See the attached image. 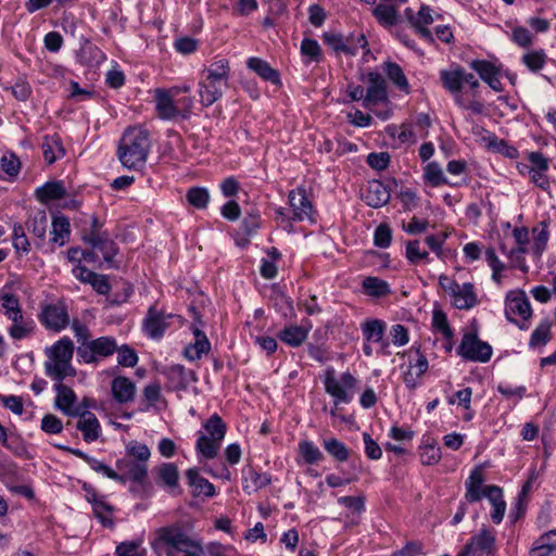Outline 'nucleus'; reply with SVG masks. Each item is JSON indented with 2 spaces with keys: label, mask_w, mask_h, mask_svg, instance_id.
Instances as JSON below:
<instances>
[{
  "label": "nucleus",
  "mask_w": 556,
  "mask_h": 556,
  "mask_svg": "<svg viewBox=\"0 0 556 556\" xmlns=\"http://www.w3.org/2000/svg\"><path fill=\"white\" fill-rule=\"evenodd\" d=\"M325 391L333 399L334 405L349 404L354 397L357 379L349 371L340 378L336 376L333 367H328L323 376Z\"/></svg>",
  "instance_id": "obj_5"
},
{
  "label": "nucleus",
  "mask_w": 556,
  "mask_h": 556,
  "mask_svg": "<svg viewBox=\"0 0 556 556\" xmlns=\"http://www.w3.org/2000/svg\"><path fill=\"white\" fill-rule=\"evenodd\" d=\"M66 194L65 188L60 181L46 182L37 188L36 195L40 202L47 203L52 200L63 199Z\"/></svg>",
  "instance_id": "obj_44"
},
{
  "label": "nucleus",
  "mask_w": 556,
  "mask_h": 556,
  "mask_svg": "<svg viewBox=\"0 0 556 556\" xmlns=\"http://www.w3.org/2000/svg\"><path fill=\"white\" fill-rule=\"evenodd\" d=\"M405 255L412 264H417L420 261H429V253L420 248L419 240H413L406 243Z\"/></svg>",
  "instance_id": "obj_58"
},
{
  "label": "nucleus",
  "mask_w": 556,
  "mask_h": 556,
  "mask_svg": "<svg viewBox=\"0 0 556 556\" xmlns=\"http://www.w3.org/2000/svg\"><path fill=\"white\" fill-rule=\"evenodd\" d=\"M40 323L48 329L61 331L68 323L70 317L63 305H47L39 315Z\"/></svg>",
  "instance_id": "obj_15"
},
{
  "label": "nucleus",
  "mask_w": 556,
  "mask_h": 556,
  "mask_svg": "<svg viewBox=\"0 0 556 556\" xmlns=\"http://www.w3.org/2000/svg\"><path fill=\"white\" fill-rule=\"evenodd\" d=\"M54 390L56 392L55 396V405L59 409H61L64 414L68 413V409L76 402L75 392L67 386L62 382H56L54 384Z\"/></svg>",
  "instance_id": "obj_47"
},
{
  "label": "nucleus",
  "mask_w": 556,
  "mask_h": 556,
  "mask_svg": "<svg viewBox=\"0 0 556 556\" xmlns=\"http://www.w3.org/2000/svg\"><path fill=\"white\" fill-rule=\"evenodd\" d=\"M362 286L366 294L375 298L386 296L391 292L389 283L378 277H366Z\"/></svg>",
  "instance_id": "obj_48"
},
{
  "label": "nucleus",
  "mask_w": 556,
  "mask_h": 556,
  "mask_svg": "<svg viewBox=\"0 0 556 556\" xmlns=\"http://www.w3.org/2000/svg\"><path fill=\"white\" fill-rule=\"evenodd\" d=\"M307 326L302 325H287L278 333V338L286 344L298 348L305 342L311 330L309 321H306Z\"/></svg>",
  "instance_id": "obj_25"
},
{
  "label": "nucleus",
  "mask_w": 556,
  "mask_h": 556,
  "mask_svg": "<svg viewBox=\"0 0 556 556\" xmlns=\"http://www.w3.org/2000/svg\"><path fill=\"white\" fill-rule=\"evenodd\" d=\"M470 67L476 71L480 78L494 91L503 90V85L498 77V71L492 63L484 60H475L470 63Z\"/></svg>",
  "instance_id": "obj_27"
},
{
  "label": "nucleus",
  "mask_w": 556,
  "mask_h": 556,
  "mask_svg": "<svg viewBox=\"0 0 556 556\" xmlns=\"http://www.w3.org/2000/svg\"><path fill=\"white\" fill-rule=\"evenodd\" d=\"M127 456L126 457H130L132 460H138L139 463H143V464H147V462L149 460L150 456H151V452L149 450V447L143 444V443H139V442H130L128 445H127Z\"/></svg>",
  "instance_id": "obj_60"
},
{
  "label": "nucleus",
  "mask_w": 556,
  "mask_h": 556,
  "mask_svg": "<svg viewBox=\"0 0 556 556\" xmlns=\"http://www.w3.org/2000/svg\"><path fill=\"white\" fill-rule=\"evenodd\" d=\"M188 484L192 488L193 496L204 495L213 497L215 495V486L207 479L200 476L197 468H189L186 471Z\"/></svg>",
  "instance_id": "obj_29"
},
{
  "label": "nucleus",
  "mask_w": 556,
  "mask_h": 556,
  "mask_svg": "<svg viewBox=\"0 0 556 556\" xmlns=\"http://www.w3.org/2000/svg\"><path fill=\"white\" fill-rule=\"evenodd\" d=\"M116 350L117 342L113 337H99L81 341L77 348V357L81 363L94 364L113 355Z\"/></svg>",
  "instance_id": "obj_6"
},
{
  "label": "nucleus",
  "mask_w": 556,
  "mask_h": 556,
  "mask_svg": "<svg viewBox=\"0 0 556 556\" xmlns=\"http://www.w3.org/2000/svg\"><path fill=\"white\" fill-rule=\"evenodd\" d=\"M431 9L428 5H421L419 11L415 13L413 9L406 8L404 15L415 31L427 42L433 43L434 38L432 33L428 29V25L433 23Z\"/></svg>",
  "instance_id": "obj_10"
},
{
  "label": "nucleus",
  "mask_w": 556,
  "mask_h": 556,
  "mask_svg": "<svg viewBox=\"0 0 556 556\" xmlns=\"http://www.w3.org/2000/svg\"><path fill=\"white\" fill-rule=\"evenodd\" d=\"M160 539L177 552H188L192 548L201 549V543L190 539L185 532L176 527H167L160 530Z\"/></svg>",
  "instance_id": "obj_13"
},
{
  "label": "nucleus",
  "mask_w": 556,
  "mask_h": 556,
  "mask_svg": "<svg viewBox=\"0 0 556 556\" xmlns=\"http://www.w3.org/2000/svg\"><path fill=\"white\" fill-rule=\"evenodd\" d=\"M247 66L266 81H270L273 84L280 83L279 73L274 70L268 62L260 58H249L247 61Z\"/></svg>",
  "instance_id": "obj_38"
},
{
  "label": "nucleus",
  "mask_w": 556,
  "mask_h": 556,
  "mask_svg": "<svg viewBox=\"0 0 556 556\" xmlns=\"http://www.w3.org/2000/svg\"><path fill=\"white\" fill-rule=\"evenodd\" d=\"M27 229L39 239L46 237L48 228V217L45 212H38L31 216L26 223Z\"/></svg>",
  "instance_id": "obj_55"
},
{
  "label": "nucleus",
  "mask_w": 556,
  "mask_h": 556,
  "mask_svg": "<svg viewBox=\"0 0 556 556\" xmlns=\"http://www.w3.org/2000/svg\"><path fill=\"white\" fill-rule=\"evenodd\" d=\"M1 307L5 317L12 321L8 328V333L14 340H23L29 337L35 329V323L31 318L23 315L18 298L12 293L4 292L0 295Z\"/></svg>",
  "instance_id": "obj_4"
},
{
  "label": "nucleus",
  "mask_w": 556,
  "mask_h": 556,
  "mask_svg": "<svg viewBox=\"0 0 556 556\" xmlns=\"http://www.w3.org/2000/svg\"><path fill=\"white\" fill-rule=\"evenodd\" d=\"M368 83L363 106L371 110L379 103L388 102L387 83L382 75L378 72H370Z\"/></svg>",
  "instance_id": "obj_12"
},
{
  "label": "nucleus",
  "mask_w": 556,
  "mask_h": 556,
  "mask_svg": "<svg viewBox=\"0 0 556 556\" xmlns=\"http://www.w3.org/2000/svg\"><path fill=\"white\" fill-rule=\"evenodd\" d=\"M484 473L480 466L471 470L465 481L466 492L464 498L466 502L476 503L481 501L482 497H485L488 485H484Z\"/></svg>",
  "instance_id": "obj_17"
},
{
  "label": "nucleus",
  "mask_w": 556,
  "mask_h": 556,
  "mask_svg": "<svg viewBox=\"0 0 556 556\" xmlns=\"http://www.w3.org/2000/svg\"><path fill=\"white\" fill-rule=\"evenodd\" d=\"M301 53L307 62H318L321 55L319 43L315 39L304 38L301 42Z\"/></svg>",
  "instance_id": "obj_61"
},
{
  "label": "nucleus",
  "mask_w": 556,
  "mask_h": 556,
  "mask_svg": "<svg viewBox=\"0 0 556 556\" xmlns=\"http://www.w3.org/2000/svg\"><path fill=\"white\" fill-rule=\"evenodd\" d=\"M227 426L217 415H212L203 425V431L198 432L195 442L197 454L204 459H214L225 439Z\"/></svg>",
  "instance_id": "obj_3"
},
{
  "label": "nucleus",
  "mask_w": 556,
  "mask_h": 556,
  "mask_svg": "<svg viewBox=\"0 0 556 556\" xmlns=\"http://www.w3.org/2000/svg\"><path fill=\"white\" fill-rule=\"evenodd\" d=\"M531 315V305L525 291H509L505 299V316L507 320L526 330L529 327L527 321Z\"/></svg>",
  "instance_id": "obj_7"
},
{
  "label": "nucleus",
  "mask_w": 556,
  "mask_h": 556,
  "mask_svg": "<svg viewBox=\"0 0 556 556\" xmlns=\"http://www.w3.org/2000/svg\"><path fill=\"white\" fill-rule=\"evenodd\" d=\"M389 189L379 180L368 181L363 193V199L367 205L378 208L386 205L390 201Z\"/></svg>",
  "instance_id": "obj_22"
},
{
  "label": "nucleus",
  "mask_w": 556,
  "mask_h": 556,
  "mask_svg": "<svg viewBox=\"0 0 556 556\" xmlns=\"http://www.w3.org/2000/svg\"><path fill=\"white\" fill-rule=\"evenodd\" d=\"M155 110L157 116L164 121H173L177 117L187 118L186 112H182L177 104L176 98L167 89L155 90Z\"/></svg>",
  "instance_id": "obj_11"
},
{
  "label": "nucleus",
  "mask_w": 556,
  "mask_h": 556,
  "mask_svg": "<svg viewBox=\"0 0 556 556\" xmlns=\"http://www.w3.org/2000/svg\"><path fill=\"white\" fill-rule=\"evenodd\" d=\"M45 354V372L55 382H62L65 378L76 375L72 366L74 343L68 337H63L51 346H47Z\"/></svg>",
  "instance_id": "obj_2"
},
{
  "label": "nucleus",
  "mask_w": 556,
  "mask_h": 556,
  "mask_svg": "<svg viewBox=\"0 0 556 556\" xmlns=\"http://www.w3.org/2000/svg\"><path fill=\"white\" fill-rule=\"evenodd\" d=\"M522 63L533 73L541 71L547 61L544 50H532L525 53L521 58Z\"/></svg>",
  "instance_id": "obj_51"
},
{
  "label": "nucleus",
  "mask_w": 556,
  "mask_h": 556,
  "mask_svg": "<svg viewBox=\"0 0 556 556\" xmlns=\"http://www.w3.org/2000/svg\"><path fill=\"white\" fill-rule=\"evenodd\" d=\"M453 304L458 309H470L478 304L475 287L470 282L458 283V290L452 293Z\"/></svg>",
  "instance_id": "obj_28"
},
{
  "label": "nucleus",
  "mask_w": 556,
  "mask_h": 556,
  "mask_svg": "<svg viewBox=\"0 0 556 556\" xmlns=\"http://www.w3.org/2000/svg\"><path fill=\"white\" fill-rule=\"evenodd\" d=\"M89 467L97 473H100V475H102L111 480H114L121 484L126 483L125 475H119L113 468H111L110 466L105 465L104 463L98 460L97 458H93L92 460H90Z\"/></svg>",
  "instance_id": "obj_57"
},
{
  "label": "nucleus",
  "mask_w": 556,
  "mask_h": 556,
  "mask_svg": "<svg viewBox=\"0 0 556 556\" xmlns=\"http://www.w3.org/2000/svg\"><path fill=\"white\" fill-rule=\"evenodd\" d=\"M549 324H540L531 333L529 345L531 348L545 345L549 340Z\"/></svg>",
  "instance_id": "obj_62"
},
{
  "label": "nucleus",
  "mask_w": 556,
  "mask_h": 556,
  "mask_svg": "<svg viewBox=\"0 0 556 556\" xmlns=\"http://www.w3.org/2000/svg\"><path fill=\"white\" fill-rule=\"evenodd\" d=\"M324 42L336 53L356 55L359 49H365L367 40L363 34L344 37L341 34L327 31L323 35Z\"/></svg>",
  "instance_id": "obj_9"
},
{
  "label": "nucleus",
  "mask_w": 556,
  "mask_h": 556,
  "mask_svg": "<svg viewBox=\"0 0 556 556\" xmlns=\"http://www.w3.org/2000/svg\"><path fill=\"white\" fill-rule=\"evenodd\" d=\"M532 235L533 243L530 251L535 258H540L549 239L548 223L541 222L538 226L533 227Z\"/></svg>",
  "instance_id": "obj_40"
},
{
  "label": "nucleus",
  "mask_w": 556,
  "mask_h": 556,
  "mask_svg": "<svg viewBox=\"0 0 556 556\" xmlns=\"http://www.w3.org/2000/svg\"><path fill=\"white\" fill-rule=\"evenodd\" d=\"M243 475V482L242 486L243 490L251 494L253 492H256L257 490L267 486L271 482V478L266 472H258L252 467L244 469L242 471Z\"/></svg>",
  "instance_id": "obj_34"
},
{
  "label": "nucleus",
  "mask_w": 556,
  "mask_h": 556,
  "mask_svg": "<svg viewBox=\"0 0 556 556\" xmlns=\"http://www.w3.org/2000/svg\"><path fill=\"white\" fill-rule=\"evenodd\" d=\"M167 327L165 315L157 311L155 306H151L143 320V329L151 338H161Z\"/></svg>",
  "instance_id": "obj_30"
},
{
  "label": "nucleus",
  "mask_w": 556,
  "mask_h": 556,
  "mask_svg": "<svg viewBox=\"0 0 556 556\" xmlns=\"http://www.w3.org/2000/svg\"><path fill=\"white\" fill-rule=\"evenodd\" d=\"M150 148L147 130L129 128L119 140L117 156L124 167L138 170L144 166Z\"/></svg>",
  "instance_id": "obj_1"
},
{
  "label": "nucleus",
  "mask_w": 556,
  "mask_h": 556,
  "mask_svg": "<svg viewBox=\"0 0 556 556\" xmlns=\"http://www.w3.org/2000/svg\"><path fill=\"white\" fill-rule=\"evenodd\" d=\"M226 88L228 81L204 77L199 83L200 102L204 106H211L223 97Z\"/></svg>",
  "instance_id": "obj_16"
},
{
  "label": "nucleus",
  "mask_w": 556,
  "mask_h": 556,
  "mask_svg": "<svg viewBox=\"0 0 556 556\" xmlns=\"http://www.w3.org/2000/svg\"><path fill=\"white\" fill-rule=\"evenodd\" d=\"M440 79L443 87L451 93H460L463 89V68L442 70Z\"/></svg>",
  "instance_id": "obj_43"
},
{
  "label": "nucleus",
  "mask_w": 556,
  "mask_h": 556,
  "mask_svg": "<svg viewBox=\"0 0 556 556\" xmlns=\"http://www.w3.org/2000/svg\"><path fill=\"white\" fill-rule=\"evenodd\" d=\"M486 141L488 148L496 153H500L508 159H517L519 156L518 150L508 144L504 139H498L494 134L486 132V137L483 138Z\"/></svg>",
  "instance_id": "obj_45"
},
{
  "label": "nucleus",
  "mask_w": 556,
  "mask_h": 556,
  "mask_svg": "<svg viewBox=\"0 0 556 556\" xmlns=\"http://www.w3.org/2000/svg\"><path fill=\"white\" fill-rule=\"evenodd\" d=\"M156 483L168 491L179 488V471L174 463H163L157 468Z\"/></svg>",
  "instance_id": "obj_35"
},
{
  "label": "nucleus",
  "mask_w": 556,
  "mask_h": 556,
  "mask_svg": "<svg viewBox=\"0 0 556 556\" xmlns=\"http://www.w3.org/2000/svg\"><path fill=\"white\" fill-rule=\"evenodd\" d=\"M187 201L195 208H205L210 201V193L206 188L192 187L187 191Z\"/></svg>",
  "instance_id": "obj_54"
},
{
  "label": "nucleus",
  "mask_w": 556,
  "mask_h": 556,
  "mask_svg": "<svg viewBox=\"0 0 556 556\" xmlns=\"http://www.w3.org/2000/svg\"><path fill=\"white\" fill-rule=\"evenodd\" d=\"M386 329V321L377 318L366 319L361 324L364 341L368 343H381L382 349H386L389 345V343L383 340Z\"/></svg>",
  "instance_id": "obj_23"
},
{
  "label": "nucleus",
  "mask_w": 556,
  "mask_h": 556,
  "mask_svg": "<svg viewBox=\"0 0 556 556\" xmlns=\"http://www.w3.org/2000/svg\"><path fill=\"white\" fill-rule=\"evenodd\" d=\"M115 466L119 475L126 476V482L131 480L140 486L146 485L148 479V464L132 460L130 457H123L116 460Z\"/></svg>",
  "instance_id": "obj_14"
},
{
  "label": "nucleus",
  "mask_w": 556,
  "mask_h": 556,
  "mask_svg": "<svg viewBox=\"0 0 556 556\" xmlns=\"http://www.w3.org/2000/svg\"><path fill=\"white\" fill-rule=\"evenodd\" d=\"M111 390L116 402L127 403L134 400L136 386L129 378L119 376L112 380Z\"/></svg>",
  "instance_id": "obj_31"
},
{
  "label": "nucleus",
  "mask_w": 556,
  "mask_h": 556,
  "mask_svg": "<svg viewBox=\"0 0 556 556\" xmlns=\"http://www.w3.org/2000/svg\"><path fill=\"white\" fill-rule=\"evenodd\" d=\"M92 510L103 527L113 528L114 522L110 517L112 513V507L106 502H104V500H102L99 503H94V506H92Z\"/></svg>",
  "instance_id": "obj_63"
},
{
  "label": "nucleus",
  "mask_w": 556,
  "mask_h": 556,
  "mask_svg": "<svg viewBox=\"0 0 556 556\" xmlns=\"http://www.w3.org/2000/svg\"><path fill=\"white\" fill-rule=\"evenodd\" d=\"M323 445L326 452L340 463L346 462L351 455L350 448L336 438L324 440Z\"/></svg>",
  "instance_id": "obj_49"
},
{
  "label": "nucleus",
  "mask_w": 556,
  "mask_h": 556,
  "mask_svg": "<svg viewBox=\"0 0 556 556\" xmlns=\"http://www.w3.org/2000/svg\"><path fill=\"white\" fill-rule=\"evenodd\" d=\"M51 242L60 247L64 245L71 237L70 220L65 216H55L52 220Z\"/></svg>",
  "instance_id": "obj_42"
},
{
  "label": "nucleus",
  "mask_w": 556,
  "mask_h": 556,
  "mask_svg": "<svg viewBox=\"0 0 556 556\" xmlns=\"http://www.w3.org/2000/svg\"><path fill=\"white\" fill-rule=\"evenodd\" d=\"M441 457V448L437 446L434 440L430 437L424 438L422 445L420 446L421 464L431 466L439 463Z\"/></svg>",
  "instance_id": "obj_46"
},
{
  "label": "nucleus",
  "mask_w": 556,
  "mask_h": 556,
  "mask_svg": "<svg viewBox=\"0 0 556 556\" xmlns=\"http://www.w3.org/2000/svg\"><path fill=\"white\" fill-rule=\"evenodd\" d=\"M84 241L89 243L93 249L99 250L105 262L110 263L117 253L114 242L105 232H94L85 235Z\"/></svg>",
  "instance_id": "obj_26"
},
{
  "label": "nucleus",
  "mask_w": 556,
  "mask_h": 556,
  "mask_svg": "<svg viewBox=\"0 0 556 556\" xmlns=\"http://www.w3.org/2000/svg\"><path fill=\"white\" fill-rule=\"evenodd\" d=\"M41 148L48 164H53L65 154L61 138L58 135L45 136Z\"/></svg>",
  "instance_id": "obj_37"
},
{
  "label": "nucleus",
  "mask_w": 556,
  "mask_h": 556,
  "mask_svg": "<svg viewBox=\"0 0 556 556\" xmlns=\"http://www.w3.org/2000/svg\"><path fill=\"white\" fill-rule=\"evenodd\" d=\"M76 56L80 64L87 66L99 65L106 59L105 54L97 46L92 45L88 38L85 37L80 38V46Z\"/></svg>",
  "instance_id": "obj_24"
},
{
  "label": "nucleus",
  "mask_w": 556,
  "mask_h": 556,
  "mask_svg": "<svg viewBox=\"0 0 556 556\" xmlns=\"http://www.w3.org/2000/svg\"><path fill=\"white\" fill-rule=\"evenodd\" d=\"M194 342L185 348V356L189 361L200 359L211 350V343L206 334L199 328H193Z\"/></svg>",
  "instance_id": "obj_32"
},
{
  "label": "nucleus",
  "mask_w": 556,
  "mask_h": 556,
  "mask_svg": "<svg viewBox=\"0 0 556 556\" xmlns=\"http://www.w3.org/2000/svg\"><path fill=\"white\" fill-rule=\"evenodd\" d=\"M485 497L493 507L491 511V519L494 523L498 525L503 520L506 510L503 491L497 485H488Z\"/></svg>",
  "instance_id": "obj_33"
},
{
  "label": "nucleus",
  "mask_w": 556,
  "mask_h": 556,
  "mask_svg": "<svg viewBox=\"0 0 556 556\" xmlns=\"http://www.w3.org/2000/svg\"><path fill=\"white\" fill-rule=\"evenodd\" d=\"M146 554L147 551L140 548V543L135 541L122 542L115 549L116 556H146Z\"/></svg>",
  "instance_id": "obj_64"
},
{
  "label": "nucleus",
  "mask_w": 556,
  "mask_h": 556,
  "mask_svg": "<svg viewBox=\"0 0 556 556\" xmlns=\"http://www.w3.org/2000/svg\"><path fill=\"white\" fill-rule=\"evenodd\" d=\"M204 73L205 77L228 81L230 73L229 62L225 59H220L205 68Z\"/></svg>",
  "instance_id": "obj_56"
},
{
  "label": "nucleus",
  "mask_w": 556,
  "mask_h": 556,
  "mask_svg": "<svg viewBox=\"0 0 556 556\" xmlns=\"http://www.w3.org/2000/svg\"><path fill=\"white\" fill-rule=\"evenodd\" d=\"M513 237L517 247L511 249L509 252H506L504 247H502V251L503 253L507 254L516 265L525 269V267L521 265L523 262V255L528 252H531L530 249H528L529 230L526 227H516L513 230Z\"/></svg>",
  "instance_id": "obj_21"
},
{
  "label": "nucleus",
  "mask_w": 556,
  "mask_h": 556,
  "mask_svg": "<svg viewBox=\"0 0 556 556\" xmlns=\"http://www.w3.org/2000/svg\"><path fill=\"white\" fill-rule=\"evenodd\" d=\"M556 551V540H553L551 534L544 533L534 543L530 549V556H548L552 552Z\"/></svg>",
  "instance_id": "obj_52"
},
{
  "label": "nucleus",
  "mask_w": 556,
  "mask_h": 556,
  "mask_svg": "<svg viewBox=\"0 0 556 556\" xmlns=\"http://www.w3.org/2000/svg\"><path fill=\"white\" fill-rule=\"evenodd\" d=\"M383 71L387 77L392 81V84L405 93L410 92V86L408 80L402 70V67L394 62H384Z\"/></svg>",
  "instance_id": "obj_41"
},
{
  "label": "nucleus",
  "mask_w": 556,
  "mask_h": 556,
  "mask_svg": "<svg viewBox=\"0 0 556 556\" xmlns=\"http://www.w3.org/2000/svg\"><path fill=\"white\" fill-rule=\"evenodd\" d=\"M374 16L377 18L380 25H382L386 28L391 29L392 27H395L401 16L395 8L394 4L389 3H379L374 10H372Z\"/></svg>",
  "instance_id": "obj_36"
},
{
  "label": "nucleus",
  "mask_w": 556,
  "mask_h": 556,
  "mask_svg": "<svg viewBox=\"0 0 556 556\" xmlns=\"http://www.w3.org/2000/svg\"><path fill=\"white\" fill-rule=\"evenodd\" d=\"M457 354L467 361L486 363L492 356V346L480 340L476 333L466 332L457 348Z\"/></svg>",
  "instance_id": "obj_8"
},
{
  "label": "nucleus",
  "mask_w": 556,
  "mask_h": 556,
  "mask_svg": "<svg viewBox=\"0 0 556 556\" xmlns=\"http://www.w3.org/2000/svg\"><path fill=\"white\" fill-rule=\"evenodd\" d=\"M299 453L308 465L317 464L324 458L320 450L313 442L307 440L299 443Z\"/></svg>",
  "instance_id": "obj_53"
},
{
  "label": "nucleus",
  "mask_w": 556,
  "mask_h": 556,
  "mask_svg": "<svg viewBox=\"0 0 556 556\" xmlns=\"http://www.w3.org/2000/svg\"><path fill=\"white\" fill-rule=\"evenodd\" d=\"M13 247L17 253H29L30 243L25 235L24 227L21 224H14L12 233Z\"/></svg>",
  "instance_id": "obj_59"
},
{
  "label": "nucleus",
  "mask_w": 556,
  "mask_h": 556,
  "mask_svg": "<svg viewBox=\"0 0 556 556\" xmlns=\"http://www.w3.org/2000/svg\"><path fill=\"white\" fill-rule=\"evenodd\" d=\"M424 179L427 184H430L432 187H439L442 185L450 184L442 170V167L437 162H430L425 166Z\"/></svg>",
  "instance_id": "obj_50"
},
{
  "label": "nucleus",
  "mask_w": 556,
  "mask_h": 556,
  "mask_svg": "<svg viewBox=\"0 0 556 556\" xmlns=\"http://www.w3.org/2000/svg\"><path fill=\"white\" fill-rule=\"evenodd\" d=\"M77 429L81 431L86 442H94L100 435V422L94 414H83V419L77 422Z\"/></svg>",
  "instance_id": "obj_39"
},
{
  "label": "nucleus",
  "mask_w": 556,
  "mask_h": 556,
  "mask_svg": "<svg viewBox=\"0 0 556 556\" xmlns=\"http://www.w3.org/2000/svg\"><path fill=\"white\" fill-rule=\"evenodd\" d=\"M289 204L293 211V220L302 222L304 219L311 218L313 213V206L306 195L305 189L298 188L291 190L289 193Z\"/></svg>",
  "instance_id": "obj_19"
},
{
  "label": "nucleus",
  "mask_w": 556,
  "mask_h": 556,
  "mask_svg": "<svg viewBox=\"0 0 556 556\" xmlns=\"http://www.w3.org/2000/svg\"><path fill=\"white\" fill-rule=\"evenodd\" d=\"M466 545L471 556H490L494 552L495 538L490 530L482 529Z\"/></svg>",
  "instance_id": "obj_20"
},
{
  "label": "nucleus",
  "mask_w": 556,
  "mask_h": 556,
  "mask_svg": "<svg viewBox=\"0 0 556 556\" xmlns=\"http://www.w3.org/2000/svg\"><path fill=\"white\" fill-rule=\"evenodd\" d=\"M162 372L173 390H186L191 381H197L194 371L179 364L167 366Z\"/></svg>",
  "instance_id": "obj_18"
}]
</instances>
